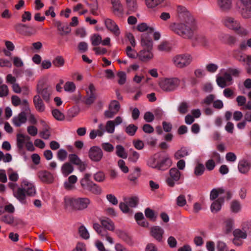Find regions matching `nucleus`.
<instances>
[{
    "label": "nucleus",
    "instance_id": "obj_1",
    "mask_svg": "<svg viewBox=\"0 0 251 251\" xmlns=\"http://www.w3.org/2000/svg\"><path fill=\"white\" fill-rule=\"evenodd\" d=\"M180 22L171 23L169 28L177 35L184 39H191L198 30V23L193 17H189Z\"/></svg>",
    "mask_w": 251,
    "mask_h": 251
},
{
    "label": "nucleus",
    "instance_id": "obj_2",
    "mask_svg": "<svg viewBox=\"0 0 251 251\" xmlns=\"http://www.w3.org/2000/svg\"><path fill=\"white\" fill-rule=\"evenodd\" d=\"M64 203L67 207H71L76 210L82 211L88 207L91 201L87 198H65Z\"/></svg>",
    "mask_w": 251,
    "mask_h": 251
},
{
    "label": "nucleus",
    "instance_id": "obj_3",
    "mask_svg": "<svg viewBox=\"0 0 251 251\" xmlns=\"http://www.w3.org/2000/svg\"><path fill=\"white\" fill-rule=\"evenodd\" d=\"M180 82L177 77H162L159 79L158 85L164 92H171L178 87Z\"/></svg>",
    "mask_w": 251,
    "mask_h": 251
},
{
    "label": "nucleus",
    "instance_id": "obj_4",
    "mask_svg": "<svg viewBox=\"0 0 251 251\" xmlns=\"http://www.w3.org/2000/svg\"><path fill=\"white\" fill-rule=\"evenodd\" d=\"M223 24L227 28L234 30L241 35H247L249 31L241 26L240 22L231 17H226L223 20Z\"/></svg>",
    "mask_w": 251,
    "mask_h": 251
},
{
    "label": "nucleus",
    "instance_id": "obj_5",
    "mask_svg": "<svg viewBox=\"0 0 251 251\" xmlns=\"http://www.w3.org/2000/svg\"><path fill=\"white\" fill-rule=\"evenodd\" d=\"M91 174L88 173L85 174L80 180L81 186L84 190L94 194H100L101 191L100 188L91 180Z\"/></svg>",
    "mask_w": 251,
    "mask_h": 251
},
{
    "label": "nucleus",
    "instance_id": "obj_6",
    "mask_svg": "<svg viewBox=\"0 0 251 251\" xmlns=\"http://www.w3.org/2000/svg\"><path fill=\"white\" fill-rule=\"evenodd\" d=\"M193 58L192 56L187 53L177 54L172 58L173 64L178 68H183L192 62Z\"/></svg>",
    "mask_w": 251,
    "mask_h": 251
},
{
    "label": "nucleus",
    "instance_id": "obj_7",
    "mask_svg": "<svg viewBox=\"0 0 251 251\" xmlns=\"http://www.w3.org/2000/svg\"><path fill=\"white\" fill-rule=\"evenodd\" d=\"M232 77L225 69L220 70L216 76V82L219 86L224 88L232 83Z\"/></svg>",
    "mask_w": 251,
    "mask_h": 251
},
{
    "label": "nucleus",
    "instance_id": "obj_8",
    "mask_svg": "<svg viewBox=\"0 0 251 251\" xmlns=\"http://www.w3.org/2000/svg\"><path fill=\"white\" fill-rule=\"evenodd\" d=\"M251 229V220L244 222L242 224V229H236L233 231L235 237L241 239H245L247 237V232Z\"/></svg>",
    "mask_w": 251,
    "mask_h": 251
},
{
    "label": "nucleus",
    "instance_id": "obj_9",
    "mask_svg": "<svg viewBox=\"0 0 251 251\" xmlns=\"http://www.w3.org/2000/svg\"><path fill=\"white\" fill-rule=\"evenodd\" d=\"M122 122V118L121 116H117L114 121L109 120L106 122L105 126H104V130L105 132L112 134L115 131V126L120 125Z\"/></svg>",
    "mask_w": 251,
    "mask_h": 251
},
{
    "label": "nucleus",
    "instance_id": "obj_10",
    "mask_svg": "<svg viewBox=\"0 0 251 251\" xmlns=\"http://www.w3.org/2000/svg\"><path fill=\"white\" fill-rule=\"evenodd\" d=\"M88 153L91 160L94 162H99L103 156V152L101 149L97 146L91 147Z\"/></svg>",
    "mask_w": 251,
    "mask_h": 251
},
{
    "label": "nucleus",
    "instance_id": "obj_11",
    "mask_svg": "<svg viewBox=\"0 0 251 251\" xmlns=\"http://www.w3.org/2000/svg\"><path fill=\"white\" fill-rule=\"evenodd\" d=\"M104 24L107 29L115 37L119 36L121 34L120 28L113 20L107 18L104 20Z\"/></svg>",
    "mask_w": 251,
    "mask_h": 251
},
{
    "label": "nucleus",
    "instance_id": "obj_12",
    "mask_svg": "<svg viewBox=\"0 0 251 251\" xmlns=\"http://www.w3.org/2000/svg\"><path fill=\"white\" fill-rule=\"evenodd\" d=\"M12 103L13 105L21 106L22 111H29L28 101L26 99L21 100L17 95H12L11 98Z\"/></svg>",
    "mask_w": 251,
    "mask_h": 251
},
{
    "label": "nucleus",
    "instance_id": "obj_13",
    "mask_svg": "<svg viewBox=\"0 0 251 251\" xmlns=\"http://www.w3.org/2000/svg\"><path fill=\"white\" fill-rule=\"evenodd\" d=\"M93 228L103 238H105L106 241L110 244L114 243V239L111 237L108 232L104 230L101 226L98 223L93 224Z\"/></svg>",
    "mask_w": 251,
    "mask_h": 251
},
{
    "label": "nucleus",
    "instance_id": "obj_14",
    "mask_svg": "<svg viewBox=\"0 0 251 251\" xmlns=\"http://www.w3.org/2000/svg\"><path fill=\"white\" fill-rule=\"evenodd\" d=\"M22 186L27 196L33 197L35 195V187L31 181L26 179H23L22 181Z\"/></svg>",
    "mask_w": 251,
    "mask_h": 251
},
{
    "label": "nucleus",
    "instance_id": "obj_15",
    "mask_svg": "<svg viewBox=\"0 0 251 251\" xmlns=\"http://www.w3.org/2000/svg\"><path fill=\"white\" fill-rule=\"evenodd\" d=\"M152 50L142 49L138 52V58L144 62H147L153 58Z\"/></svg>",
    "mask_w": 251,
    "mask_h": 251
},
{
    "label": "nucleus",
    "instance_id": "obj_16",
    "mask_svg": "<svg viewBox=\"0 0 251 251\" xmlns=\"http://www.w3.org/2000/svg\"><path fill=\"white\" fill-rule=\"evenodd\" d=\"M38 176L40 179L46 183H51L54 181L53 175L47 171H41L38 172Z\"/></svg>",
    "mask_w": 251,
    "mask_h": 251
},
{
    "label": "nucleus",
    "instance_id": "obj_17",
    "mask_svg": "<svg viewBox=\"0 0 251 251\" xmlns=\"http://www.w3.org/2000/svg\"><path fill=\"white\" fill-rule=\"evenodd\" d=\"M116 235L126 244L132 245L133 244V240L128 234L125 231L120 229H117L115 231Z\"/></svg>",
    "mask_w": 251,
    "mask_h": 251
},
{
    "label": "nucleus",
    "instance_id": "obj_18",
    "mask_svg": "<svg viewBox=\"0 0 251 251\" xmlns=\"http://www.w3.org/2000/svg\"><path fill=\"white\" fill-rule=\"evenodd\" d=\"M164 230L159 226H154L151 229V235L158 242L162 241Z\"/></svg>",
    "mask_w": 251,
    "mask_h": 251
},
{
    "label": "nucleus",
    "instance_id": "obj_19",
    "mask_svg": "<svg viewBox=\"0 0 251 251\" xmlns=\"http://www.w3.org/2000/svg\"><path fill=\"white\" fill-rule=\"evenodd\" d=\"M141 45L143 49L152 50L153 41L148 34H143L142 35Z\"/></svg>",
    "mask_w": 251,
    "mask_h": 251
},
{
    "label": "nucleus",
    "instance_id": "obj_20",
    "mask_svg": "<svg viewBox=\"0 0 251 251\" xmlns=\"http://www.w3.org/2000/svg\"><path fill=\"white\" fill-rule=\"evenodd\" d=\"M26 111H22L17 116L13 118L12 122L14 125L17 127L20 126L25 123L27 120Z\"/></svg>",
    "mask_w": 251,
    "mask_h": 251
},
{
    "label": "nucleus",
    "instance_id": "obj_21",
    "mask_svg": "<svg viewBox=\"0 0 251 251\" xmlns=\"http://www.w3.org/2000/svg\"><path fill=\"white\" fill-rule=\"evenodd\" d=\"M114 14L117 16H121L123 13V6L120 0H110Z\"/></svg>",
    "mask_w": 251,
    "mask_h": 251
},
{
    "label": "nucleus",
    "instance_id": "obj_22",
    "mask_svg": "<svg viewBox=\"0 0 251 251\" xmlns=\"http://www.w3.org/2000/svg\"><path fill=\"white\" fill-rule=\"evenodd\" d=\"M77 98L75 99L77 102H82L87 105L92 103L96 100V95H75Z\"/></svg>",
    "mask_w": 251,
    "mask_h": 251
},
{
    "label": "nucleus",
    "instance_id": "obj_23",
    "mask_svg": "<svg viewBox=\"0 0 251 251\" xmlns=\"http://www.w3.org/2000/svg\"><path fill=\"white\" fill-rule=\"evenodd\" d=\"M172 161L168 155H166L159 161L158 169L165 170L169 168L172 165Z\"/></svg>",
    "mask_w": 251,
    "mask_h": 251
},
{
    "label": "nucleus",
    "instance_id": "obj_24",
    "mask_svg": "<svg viewBox=\"0 0 251 251\" xmlns=\"http://www.w3.org/2000/svg\"><path fill=\"white\" fill-rule=\"evenodd\" d=\"M77 181V177L75 175L70 176L64 183V187L66 190H72L75 189V184Z\"/></svg>",
    "mask_w": 251,
    "mask_h": 251
},
{
    "label": "nucleus",
    "instance_id": "obj_25",
    "mask_svg": "<svg viewBox=\"0 0 251 251\" xmlns=\"http://www.w3.org/2000/svg\"><path fill=\"white\" fill-rule=\"evenodd\" d=\"M162 152H158L155 154L153 156L150 157L147 162L148 166L152 168L157 169L159 162L158 159L162 156Z\"/></svg>",
    "mask_w": 251,
    "mask_h": 251
},
{
    "label": "nucleus",
    "instance_id": "obj_26",
    "mask_svg": "<svg viewBox=\"0 0 251 251\" xmlns=\"http://www.w3.org/2000/svg\"><path fill=\"white\" fill-rule=\"evenodd\" d=\"M25 192L22 188L18 187L16 191H14V196L22 204H25L26 196Z\"/></svg>",
    "mask_w": 251,
    "mask_h": 251
},
{
    "label": "nucleus",
    "instance_id": "obj_27",
    "mask_svg": "<svg viewBox=\"0 0 251 251\" xmlns=\"http://www.w3.org/2000/svg\"><path fill=\"white\" fill-rule=\"evenodd\" d=\"M37 92L39 94H47L51 93V87L44 81H40L37 86Z\"/></svg>",
    "mask_w": 251,
    "mask_h": 251
},
{
    "label": "nucleus",
    "instance_id": "obj_28",
    "mask_svg": "<svg viewBox=\"0 0 251 251\" xmlns=\"http://www.w3.org/2000/svg\"><path fill=\"white\" fill-rule=\"evenodd\" d=\"M33 101L35 107L39 112H42L45 109V106L40 95H35L34 97Z\"/></svg>",
    "mask_w": 251,
    "mask_h": 251
},
{
    "label": "nucleus",
    "instance_id": "obj_29",
    "mask_svg": "<svg viewBox=\"0 0 251 251\" xmlns=\"http://www.w3.org/2000/svg\"><path fill=\"white\" fill-rule=\"evenodd\" d=\"M217 4L221 10L227 11L231 8L232 2L231 0H217Z\"/></svg>",
    "mask_w": 251,
    "mask_h": 251
},
{
    "label": "nucleus",
    "instance_id": "obj_30",
    "mask_svg": "<svg viewBox=\"0 0 251 251\" xmlns=\"http://www.w3.org/2000/svg\"><path fill=\"white\" fill-rule=\"evenodd\" d=\"M28 140H30V137L28 136L23 134H17V144L19 149H22L24 145L25 144Z\"/></svg>",
    "mask_w": 251,
    "mask_h": 251
},
{
    "label": "nucleus",
    "instance_id": "obj_31",
    "mask_svg": "<svg viewBox=\"0 0 251 251\" xmlns=\"http://www.w3.org/2000/svg\"><path fill=\"white\" fill-rule=\"evenodd\" d=\"M100 224L102 226L109 231H114L115 229V225L113 221L108 218H104L100 220Z\"/></svg>",
    "mask_w": 251,
    "mask_h": 251
},
{
    "label": "nucleus",
    "instance_id": "obj_32",
    "mask_svg": "<svg viewBox=\"0 0 251 251\" xmlns=\"http://www.w3.org/2000/svg\"><path fill=\"white\" fill-rule=\"evenodd\" d=\"M190 152V151L187 147H182L175 153L174 156L176 159H179L189 155Z\"/></svg>",
    "mask_w": 251,
    "mask_h": 251
},
{
    "label": "nucleus",
    "instance_id": "obj_33",
    "mask_svg": "<svg viewBox=\"0 0 251 251\" xmlns=\"http://www.w3.org/2000/svg\"><path fill=\"white\" fill-rule=\"evenodd\" d=\"M224 201V198L221 197L213 201L211 204L210 207L211 212L213 213H216L220 210Z\"/></svg>",
    "mask_w": 251,
    "mask_h": 251
},
{
    "label": "nucleus",
    "instance_id": "obj_34",
    "mask_svg": "<svg viewBox=\"0 0 251 251\" xmlns=\"http://www.w3.org/2000/svg\"><path fill=\"white\" fill-rule=\"evenodd\" d=\"M177 12L180 20H185L189 17H193L187 10L186 8L182 6L179 5L177 7Z\"/></svg>",
    "mask_w": 251,
    "mask_h": 251
},
{
    "label": "nucleus",
    "instance_id": "obj_35",
    "mask_svg": "<svg viewBox=\"0 0 251 251\" xmlns=\"http://www.w3.org/2000/svg\"><path fill=\"white\" fill-rule=\"evenodd\" d=\"M74 167L70 163H65L61 167V173L65 177L71 174L74 171Z\"/></svg>",
    "mask_w": 251,
    "mask_h": 251
},
{
    "label": "nucleus",
    "instance_id": "obj_36",
    "mask_svg": "<svg viewBox=\"0 0 251 251\" xmlns=\"http://www.w3.org/2000/svg\"><path fill=\"white\" fill-rule=\"evenodd\" d=\"M238 168L239 171L242 174L247 173L250 169L248 161L246 160H242L238 163Z\"/></svg>",
    "mask_w": 251,
    "mask_h": 251
},
{
    "label": "nucleus",
    "instance_id": "obj_37",
    "mask_svg": "<svg viewBox=\"0 0 251 251\" xmlns=\"http://www.w3.org/2000/svg\"><path fill=\"white\" fill-rule=\"evenodd\" d=\"M116 155L123 159H126L127 157V153L125 149L121 145H118L116 146Z\"/></svg>",
    "mask_w": 251,
    "mask_h": 251
},
{
    "label": "nucleus",
    "instance_id": "obj_38",
    "mask_svg": "<svg viewBox=\"0 0 251 251\" xmlns=\"http://www.w3.org/2000/svg\"><path fill=\"white\" fill-rule=\"evenodd\" d=\"M240 13L243 18L248 19L251 18V6L240 8Z\"/></svg>",
    "mask_w": 251,
    "mask_h": 251
},
{
    "label": "nucleus",
    "instance_id": "obj_39",
    "mask_svg": "<svg viewBox=\"0 0 251 251\" xmlns=\"http://www.w3.org/2000/svg\"><path fill=\"white\" fill-rule=\"evenodd\" d=\"M78 233L79 236L83 239L87 240L90 238V234L84 225H82L79 227Z\"/></svg>",
    "mask_w": 251,
    "mask_h": 251
},
{
    "label": "nucleus",
    "instance_id": "obj_40",
    "mask_svg": "<svg viewBox=\"0 0 251 251\" xmlns=\"http://www.w3.org/2000/svg\"><path fill=\"white\" fill-rule=\"evenodd\" d=\"M90 41L92 45L97 46L101 44L102 37L99 34H94L91 36Z\"/></svg>",
    "mask_w": 251,
    "mask_h": 251
},
{
    "label": "nucleus",
    "instance_id": "obj_41",
    "mask_svg": "<svg viewBox=\"0 0 251 251\" xmlns=\"http://www.w3.org/2000/svg\"><path fill=\"white\" fill-rule=\"evenodd\" d=\"M164 1V0H146V4L148 8H154L162 4Z\"/></svg>",
    "mask_w": 251,
    "mask_h": 251
},
{
    "label": "nucleus",
    "instance_id": "obj_42",
    "mask_svg": "<svg viewBox=\"0 0 251 251\" xmlns=\"http://www.w3.org/2000/svg\"><path fill=\"white\" fill-rule=\"evenodd\" d=\"M137 29L140 32H144L146 31L151 33L154 31V28L147 25L146 23H142L139 24L137 26Z\"/></svg>",
    "mask_w": 251,
    "mask_h": 251
},
{
    "label": "nucleus",
    "instance_id": "obj_43",
    "mask_svg": "<svg viewBox=\"0 0 251 251\" xmlns=\"http://www.w3.org/2000/svg\"><path fill=\"white\" fill-rule=\"evenodd\" d=\"M50 127L46 124L42 130L39 133V136L41 138L48 140L50 136Z\"/></svg>",
    "mask_w": 251,
    "mask_h": 251
},
{
    "label": "nucleus",
    "instance_id": "obj_44",
    "mask_svg": "<svg viewBox=\"0 0 251 251\" xmlns=\"http://www.w3.org/2000/svg\"><path fill=\"white\" fill-rule=\"evenodd\" d=\"M204 170V165L201 163H198L194 169V173L197 176H201L203 175Z\"/></svg>",
    "mask_w": 251,
    "mask_h": 251
},
{
    "label": "nucleus",
    "instance_id": "obj_45",
    "mask_svg": "<svg viewBox=\"0 0 251 251\" xmlns=\"http://www.w3.org/2000/svg\"><path fill=\"white\" fill-rule=\"evenodd\" d=\"M170 175L175 181H177L180 178L181 173L177 169L173 168L170 170Z\"/></svg>",
    "mask_w": 251,
    "mask_h": 251
},
{
    "label": "nucleus",
    "instance_id": "obj_46",
    "mask_svg": "<svg viewBox=\"0 0 251 251\" xmlns=\"http://www.w3.org/2000/svg\"><path fill=\"white\" fill-rule=\"evenodd\" d=\"M125 1L126 6L129 10L135 11L137 9V0H125Z\"/></svg>",
    "mask_w": 251,
    "mask_h": 251
},
{
    "label": "nucleus",
    "instance_id": "obj_47",
    "mask_svg": "<svg viewBox=\"0 0 251 251\" xmlns=\"http://www.w3.org/2000/svg\"><path fill=\"white\" fill-rule=\"evenodd\" d=\"M57 26L58 29L60 31V34L62 35H66L71 31V28L67 25H62L60 23H58Z\"/></svg>",
    "mask_w": 251,
    "mask_h": 251
},
{
    "label": "nucleus",
    "instance_id": "obj_48",
    "mask_svg": "<svg viewBox=\"0 0 251 251\" xmlns=\"http://www.w3.org/2000/svg\"><path fill=\"white\" fill-rule=\"evenodd\" d=\"M76 87L75 84L73 82L67 81L64 86V90L68 93H73L75 90Z\"/></svg>",
    "mask_w": 251,
    "mask_h": 251
},
{
    "label": "nucleus",
    "instance_id": "obj_49",
    "mask_svg": "<svg viewBox=\"0 0 251 251\" xmlns=\"http://www.w3.org/2000/svg\"><path fill=\"white\" fill-rule=\"evenodd\" d=\"M93 178L96 181L101 182L105 179V175L102 171H100L94 174Z\"/></svg>",
    "mask_w": 251,
    "mask_h": 251
},
{
    "label": "nucleus",
    "instance_id": "obj_50",
    "mask_svg": "<svg viewBox=\"0 0 251 251\" xmlns=\"http://www.w3.org/2000/svg\"><path fill=\"white\" fill-rule=\"evenodd\" d=\"M126 53L127 56L131 58L138 57V52H137L134 49H132L130 46H127L126 47Z\"/></svg>",
    "mask_w": 251,
    "mask_h": 251
},
{
    "label": "nucleus",
    "instance_id": "obj_51",
    "mask_svg": "<svg viewBox=\"0 0 251 251\" xmlns=\"http://www.w3.org/2000/svg\"><path fill=\"white\" fill-rule=\"evenodd\" d=\"M234 226V221L231 219L226 220L225 222V229L226 233L231 232Z\"/></svg>",
    "mask_w": 251,
    "mask_h": 251
},
{
    "label": "nucleus",
    "instance_id": "obj_52",
    "mask_svg": "<svg viewBox=\"0 0 251 251\" xmlns=\"http://www.w3.org/2000/svg\"><path fill=\"white\" fill-rule=\"evenodd\" d=\"M52 114L53 117L58 121H63L65 119L64 115L57 109H53Z\"/></svg>",
    "mask_w": 251,
    "mask_h": 251
},
{
    "label": "nucleus",
    "instance_id": "obj_53",
    "mask_svg": "<svg viewBox=\"0 0 251 251\" xmlns=\"http://www.w3.org/2000/svg\"><path fill=\"white\" fill-rule=\"evenodd\" d=\"M145 214L147 218L151 221H154L156 218L154 211L150 208H147L145 210Z\"/></svg>",
    "mask_w": 251,
    "mask_h": 251
},
{
    "label": "nucleus",
    "instance_id": "obj_54",
    "mask_svg": "<svg viewBox=\"0 0 251 251\" xmlns=\"http://www.w3.org/2000/svg\"><path fill=\"white\" fill-rule=\"evenodd\" d=\"M230 209L232 212L235 213L240 211L241 206L240 202L237 201H233L230 204Z\"/></svg>",
    "mask_w": 251,
    "mask_h": 251
},
{
    "label": "nucleus",
    "instance_id": "obj_55",
    "mask_svg": "<svg viewBox=\"0 0 251 251\" xmlns=\"http://www.w3.org/2000/svg\"><path fill=\"white\" fill-rule=\"evenodd\" d=\"M118 83L120 85L124 84L126 80V74L124 72H119L117 73Z\"/></svg>",
    "mask_w": 251,
    "mask_h": 251
},
{
    "label": "nucleus",
    "instance_id": "obj_56",
    "mask_svg": "<svg viewBox=\"0 0 251 251\" xmlns=\"http://www.w3.org/2000/svg\"><path fill=\"white\" fill-rule=\"evenodd\" d=\"M138 129L137 126L133 124L128 125L126 128V132L130 136H133Z\"/></svg>",
    "mask_w": 251,
    "mask_h": 251
},
{
    "label": "nucleus",
    "instance_id": "obj_57",
    "mask_svg": "<svg viewBox=\"0 0 251 251\" xmlns=\"http://www.w3.org/2000/svg\"><path fill=\"white\" fill-rule=\"evenodd\" d=\"M224 192L223 190L221 189H213L210 192V199L211 201H213L215 200L216 198L218 197L219 194L220 193H223Z\"/></svg>",
    "mask_w": 251,
    "mask_h": 251
},
{
    "label": "nucleus",
    "instance_id": "obj_58",
    "mask_svg": "<svg viewBox=\"0 0 251 251\" xmlns=\"http://www.w3.org/2000/svg\"><path fill=\"white\" fill-rule=\"evenodd\" d=\"M69 161L75 165H79L81 164V159L75 154H70L69 155Z\"/></svg>",
    "mask_w": 251,
    "mask_h": 251
},
{
    "label": "nucleus",
    "instance_id": "obj_59",
    "mask_svg": "<svg viewBox=\"0 0 251 251\" xmlns=\"http://www.w3.org/2000/svg\"><path fill=\"white\" fill-rule=\"evenodd\" d=\"M109 108L117 113L120 108V105L118 101L113 100L110 103Z\"/></svg>",
    "mask_w": 251,
    "mask_h": 251
},
{
    "label": "nucleus",
    "instance_id": "obj_60",
    "mask_svg": "<svg viewBox=\"0 0 251 251\" xmlns=\"http://www.w3.org/2000/svg\"><path fill=\"white\" fill-rule=\"evenodd\" d=\"M53 64L57 67H60L64 65V60L61 56H57L52 61Z\"/></svg>",
    "mask_w": 251,
    "mask_h": 251
},
{
    "label": "nucleus",
    "instance_id": "obj_61",
    "mask_svg": "<svg viewBox=\"0 0 251 251\" xmlns=\"http://www.w3.org/2000/svg\"><path fill=\"white\" fill-rule=\"evenodd\" d=\"M68 155L67 151L64 149H60L57 153V157L58 160L63 161H64Z\"/></svg>",
    "mask_w": 251,
    "mask_h": 251
},
{
    "label": "nucleus",
    "instance_id": "obj_62",
    "mask_svg": "<svg viewBox=\"0 0 251 251\" xmlns=\"http://www.w3.org/2000/svg\"><path fill=\"white\" fill-rule=\"evenodd\" d=\"M118 165L122 172L124 173H127L129 171L128 167L126 165L125 161L120 159L118 162Z\"/></svg>",
    "mask_w": 251,
    "mask_h": 251
},
{
    "label": "nucleus",
    "instance_id": "obj_63",
    "mask_svg": "<svg viewBox=\"0 0 251 251\" xmlns=\"http://www.w3.org/2000/svg\"><path fill=\"white\" fill-rule=\"evenodd\" d=\"M126 203L130 207H135L138 203V200L137 197H132L126 200Z\"/></svg>",
    "mask_w": 251,
    "mask_h": 251
},
{
    "label": "nucleus",
    "instance_id": "obj_64",
    "mask_svg": "<svg viewBox=\"0 0 251 251\" xmlns=\"http://www.w3.org/2000/svg\"><path fill=\"white\" fill-rule=\"evenodd\" d=\"M26 118L28 119V122L31 124H35L37 123V120L33 113L31 112L30 109L29 111H25Z\"/></svg>",
    "mask_w": 251,
    "mask_h": 251
}]
</instances>
